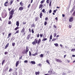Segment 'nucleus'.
Listing matches in <instances>:
<instances>
[{
	"label": "nucleus",
	"mask_w": 75,
	"mask_h": 75,
	"mask_svg": "<svg viewBox=\"0 0 75 75\" xmlns=\"http://www.w3.org/2000/svg\"><path fill=\"white\" fill-rule=\"evenodd\" d=\"M42 12H40V18H42Z\"/></svg>",
	"instance_id": "a211bd4d"
},
{
	"label": "nucleus",
	"mask_w": 75,
	"mask_h": 75,
	"mask_svg": "<svg viewBox=\"0 0 75 75\" xmlns=\"http://www.w3.org/2000/svg\"><path fill=\"white\" fill-rule=\"evenodd\" d=\"M43 6V5L42 4H40L39 6V8L40 9V8H42V7Z\"/></svg>",
	"instance_id": "2eb2a0df"
},
{
	"label": "nucleus",
	"mask_w": 75,
	"mask_h": 75,
	"mask_svg": "<svg viewBox=\"0 0 75 75\" xmlns=\"http://www.w3.org/2000/svg\"><path fill=\"white\" fill-rule=\"evenodd\" d=\"M24 62L25 63H27L28 62V61H27V60H25L24 61Z\"/></svg>",
	"instance_id": "09e8293b"
},
{
	"label": "nucleus",
	"mask_w": 75,
	"mask_h": 75,
	"mask_svg": "<svg viewBox=\"0 0 75 75\" xmlns=\"http://www.w3.org/2000/svg\"><path fill=\"white\" fill-rule=\"evenodd\" d=\"M5 62V60H4L2 61V65H3V64H4V63Z\"/></svg>",
	"instance_id": "393cba45"
},
{
	"label": "nucleus",
	"mask_w": 75,
	"mask_h": 75,
	"mask_svg": "<svg viewBox=\"0 0 75 75\" xmlns=\"http://www.w3.org/2000/svg\"><path fill=\"white\" fill-rule=\"evenodd\" d=\"M18 32H19V30H18L16 31V33H18Z\"/></svg>",
	"instance_id": "bf43d9fd"
},
{
	"label": "nucleus",
	"mask_w": 75,
	"mask_h": 75,
	"mask_svg": "<svg viewBox=\"0 0 75 75\" xmlns=\"http://www.w3.org/2000/svg\"><path fill=\"white\" fill-rule=\"evenodd\" d=\"M51 12H52V10L50 9L49 10V13H51Z\"/></svg>",
	"instance_id": "603ef678"
},
{
	"label": "nucleus",
	"mask_w": 75,
	"mask_h": 75,
	"mask_svg": "<svg viewBox=\"0 0 75 75\" xmlns=\"http://www.w3.org/2000/svg\"><path fill=\"white\" fill-rule=\"evenodd\" d=\"M20 4L21 6H24V3H23V2L21 1L20 2Z\"/></svg>",
	"instance_id": "f8f14e48"
},
{
	"label": "nucleus",
	"mask_w": 75,
	"mask_h": 75,
	"mask_svg": "<svg viewBox=\"0 0 75 75\" xmlns=\"http://www.w3.org/2000/svg\"><path fill=\"white\" fill-rule=\"evenodd\" d=\"M73 18L72 17H70L69 20V22H72L73 21Z\"/></svg>",
	"instance_id": "39448f33"
},
{
	"label": "nucleus",
	"mask_w": 75,
	"mask_h": 75,
	"mask_svg": "<svg viewBox=\"0 0 75 75\" xmlns=\"http://www.w3.org/2000/svg\"><path fill=\"white\" fill-rule=\"evenodd\" d=\"M32 33H34V31L33 30V29H32Z\"/></svg>",
	"instance_id": "680f3d73"
},
{
	"label": "nucleus",
	"mask_w": 75,
	"mask_h": 75,
	"mask_svg": "<svg viewBox=\"0 0 75 75\" xmlns=\"http://www.w3.org/2000/svg\"><path fill=\"white\" fill-rule=\"evenodd\" d=\"M30 63L32 64H35V62L34 61H31L30 62Z\"/></svg>",
	"instance_id": "412c9836"
},
{
	"label": "nucleus",
	"mask_w": 75,
	"mask_h": 75,
	"mask_svg": "<svg viewBox=\"0 0 75 75\" xmlns=\"http://www.w3.org/2000/svg\"><path fill=\"white\" fill-rule=\"evenodd\" d=\"M19 10L20 11H22V10H23V7L21 6L19 8Z\"/></svg>",
	"instance_id": "ddd939ff"
},
{
	"label": "nucleus",
	"mask_w": 75,
	"mask_h": 75,
	"mask_svg": "<svg viewBox=\"0 0 75 75\" xmlns=\"http://www.w3.org/2000/svg\"><path fill=\"white\" fill-rule=\"evenodd\" d=\"M41 39H39L38 40V42H37V44H38V45H39V44H40V43H41Z\"/></svg>",
	"instance_id": "9d476101"
},
{
	"label": "nucleus",
	"mask_w": 75,
	"mask_h": 75,
	"mask_svg": "<svg viewBox=\"0 0 75 75\" xmlns=\"http://www.w3.org/2000/svg\"><path fill=\"white\" fill-rule=\"evenodd\" d=\"M8 69V67H7L6 68V69H5V71H7V69Z\"/></svg>",
	"instance_id": "8fccbe9b"
},
{
	"label": "nucleus",
	"mask_w": 75,
	"mask_h": 75,
	"mask_svg": "<svg viewBox=\"0 0 75 75\" xmlns=\"http://www.w3.org/2000/svg\"><path fill=\"white\" fill-rule=\"evenodd\" d=\"M47 24V21H45L44 23L45 25H46Z\"/></svg>",
	"instance_id": "37998d69"
},
{
	"label": "nucleus",
	"mask_w": 75,
	"mask_h": 75,
	"mask_svg": "<svg viewBox=\"0 0 75 75\" xmlns=\"http://www.w3.org/2000/svg\"><path fill=\"white\" fill-rule=\"evenodd\" d=\"M71 51H73V52H74L75 51V49H72L71 50Z\"/></svg>",
	"instance_id": "c9c22d12"
},
{
	"label": "nucleus",
	"mask_w": 75,
	"mask_h": 75,
	"mask_svg": "<svg viewBox=\"0 0 75 75\" xmlns=\"http://www.w3.org/2000/svg\"><path fill=\"white\" fill-rule=\"evenodd\" d=\"M37 55H38V52H36L35 53L33 54L32 55L33 56H36Z\"/></svg>",
	"instance_id": "6ab92c4d"
},
{
	"label": "nucleus",
	"mask_w": 75,
	"mask_h": 75,
	"mask_svg": "<svg viewBox=\"0 0 75 75\" xmlns=\"http://www.w3.org/2000/svg\"><path fill=\"white\" fill-rule=\"evenodd\" d=\"M38 17H36L35 18V21H37L38 20Z\"/></svg>",
	"instance_id": "aec40b11"
},
{
	"label": "nucleus",
	"mask_w": 75,
	"mask_h": 75,
	"mask_svg": "<svg viewBox=\"0 0 75 75\" xmlns=\"http://www.w3.org/2000/svg\"><path fill=\"white\" fill-rule=\"evenodd\" d=\"M23 24H26V22H23Z\"/></svg>",
	"instance_id": "774afa93"
},
{
	"label": "nucleus",
	"mask_w": 75,
	"mask_h": 75,
	"mask_svg": "<svg viewBox=\"0 0 75 75\" xmlns=\"http://www.w3.org/2000/svg\"><path fill=\"white\" fill-rule=\"evenodd\" d=\"M8 0H7V1L5 2L4 3V6L5 7H7V4H8Z\"/></svg>",
	"instance_id": "7ed1b4c3"
},
{
	"label": "nucleus",
	"mask_w": 75,
	"mask_h": 75,
	"mask_svg": "<svg viewBox=\"0 0 75 75\" xmlns=\"http://www.w3.org/2000/svg\"><path fill=\"white\" fill-rule=\"evenodd\" d=\"M10 35H11V33H10L8 35V38H9L10 37Z\"/></svg>",
	"instance_id": "58836bf2"
},
{
	"label": "nucleus",
	"mask_w": 75,
	"mask_h": 75,
	"mask_svg": "<svg viewBox=\"0 0 75 75\" xmlns=\"http://www.w3.org/2000/svg\"><path fill=\"white\" fill-rule=\"evenodd\" d=\"M8 54L7 52H4V54H5V55H6V54Z\"/></svg>",
	"instance_id": "e2e57ef3"
},
{
	"label": "nucleus",
	"mask_w": 75,
	"mask_h": 75,
	"mask_svg": "<svg viewBox=\"0 0 75 75\" xmlns=\"http://www.w3.org/2000/svg\"><path fill=\"white\" fill-rule=\"evenodd\" d=\"M50 0H47L46 1V3L48 4L50 3Z\"/></svg>",
	"instance_id": "c85d7f7f"
},
{
	"label": "nucleus",
	"mask_w": 75,
	"mask_h": 75,
	"mask_svg": "<svg viewBox=\"0 0 75 75\" xmlns=\"http://www.w3.org/2000/svg\"><path fill=\"white\" fill-rule=\"evenodd\" d=\"M53 13H56V11L55 10H54L53 11Z\"/></svg>",
	"instance_id": "69168bd1"
},
{
	"label": "nucleus",
	"mask_w": 75,
	"mask_h": 75,
	"mask_svg": "<svg viewBox=\"0 0 75 75\" xmlns=\"http://www.w3.org/2000/svg\"><path fill=\"white\" fill-rule=\"evenodd\" d=\"M39 74H40V71H39L38 72H36L35 73V74L36 75H39Z\"/></svg>",
	"instance_id": "4be33fe9"
},
{
	"label": "nucleus",
	"mask_w": 75,
	"mask_h": 75,
	"mask_svg": "<svg viewBox=\"0 0 75 75\" xmlns=\"http://www.w3.org/2000/svg\"><path fill=\"white\" fill-rule=\"evenodd\" d=\"M73 16H75V11H74L73 13Z\"/></svg>",
	"instance_id": "864d4df0"
},
{
	"label": "nucleus",
	"mask_w": 75,
	"mask_h": 75,
	"mask_svg": "<svg viewBox=\"0 0 75 75\" xmlns=\"http://www.w3.org/2000/svg\"><path fill=\"white\" fill-rule=\"evenodd\" d=\"M30 6H31V4H29V5L28 6V8H30Z\"/></svg>",
	"instance_id": "de8ad7c7"
},
{
	"label": "nucleus",
	"mask_w": 75,
	"mask_h": 75,
	"mask_svg": "<svg viewBox=\"0 0 75 75\" xmlns=\"http://www.w3.org/2000/svg\"><path fill=\"white\" fill-rule=\"evenodd\" d=\"M29 32H30V33H31V28H30L29 29Z\"/></svg>",
	"instance_id": "6e6d98bb"
},
{
	"label": "nucleus",
	"mask_w": 75,
	"mask_h": 75,
	"mask_svg": "<svg viewBox=\"0 0 75 75\" xmlns=\"http://www.w3.org/2000/svg\"><path fill=\"white\" fill-rule=\"evenodd\" d=\"M11 10V8H8V10L9 11H10V10Z\"/></svg>",
	"instance_id": "0e129e2a"
},
{
	"label": "nucleus",
	"mask_w": 75,
	"mask_h": 75,
	"mask_svg": "<svg viewBox=\"0 0 75 75\" xmlns=\"http://www.w3.org/2000/svg\"><path fill=\"white\" fill-rule=\"evenodd\" d=\"M11 71H12V69H11V68L10 69L9 71L10 72H11Z\"/></svg>",
	"instance_id": "4d7b16f0"
},
{
	"label": "nucleus",
	"mask_w": 75,
	"mask_h": 75,
	"mask_svg": "<svg viewBox=\"0 0 75 75\" xmlns=\"http://www.w3.org/2000/svg\"><path fill=\"white\" fill-rule=\"evenodd\" d=\"M29 56H31V53L30 52V51H29Z\"/></svg>",
	"instance_id": "49530a36"
},
{
	"label": "nucleus",
	"mask_w": 75,
	"mask_h": 75,
	"mask_svg": "<svg viewBox=\"0 0 75 75\" xmlns=\"http://www.w3.org/2000/svg\"><path fill=\"white\" fill-rule=\"evenodd\" d=\"M55 60L56 62H62V61H61V60H60V59H55Z\"/></svg>",
	"instance_id": "20e7f679"
},
{
	"label": "nucleus",
	"mask_w": 75,
	"mask_h": 75,
	"mask_svg": "<svg viewBox=\"0 0 75 75\" xmlns=\"http://www.w3.org/2000/svg\"><path fill=\"white\" fill-rule=\"evenodd\" d=\"M57 40V39H56L55 38H54V39H53L52 40V41H55V40Z\"/></svg>",
	"instance_id": "a19ab883"
},
{
	"label": "nucleus",
	"mask_w": 75,
	"mask_h": 75,
	"mask_svg": "<svg viewBox=\"0 0 75 75\" xmlns=\"http://www.w3.org/2000/svg\"><path fill=\"white\" fill-rule=\"evenodd\" d=\"M18 28H19L17 27H16L14 29L15 30H18Z\"/></svg>",
	"instance_id": "c756f323"
},
{
	"label": "nucleus",
	"mask_w": 75,
	"mask_h": 75,
	"mask_svg": "<svg viewBox=\"0 0 75 75\" xmlns=\"http://www.w3.org/2000/svg\"><path fill=\"white\" fill-rule=\"evenodd\" d=\"M46 62L48 64H50V62H49V60H46Z\"/></svg>",
	"instance_id": "72a5a7b5"
},
{
	"label": "nucleus",
	"mask_w": 75,
	"mask_h": 75,
	"mask_svg": "<svg viewBox=\"0 0 75 75\" xmlns=\"http://www.w3.org/2000/svg\"><path fill=\"white\" fill-rule=\"evenodd\" d=\"M43 56H44V55L43 54H41L40 56V57L41 58H42V57H43Z\"/></svg>",
	"instance_id": "4c0bfd02"
},
{
	"label": "nucleus",
	"mask_w": 75,
	"mask_h": 75,
	"mask_svg": "<svg viewBox=\"0 0 75 75\" xmlns=\"http://www.w3.org/2000/svg\"><path fill=\"white\" fill-rule=\"evenodd\" d=\"M45 1V0H43L40 2V3H41V4H42V3H44Z\"/></svg>",
	"instance_id": "7c9ffc66"
},
{
	"label": "nucleus",
	"mask_w": 75,
	"mask_h": 75,
	"mask_svg": "<svg viewBox=\"0 0 75 75\" xmlns=\"http://www.w3.org/2000/svg\"><path fill=\"white\" fill-rule=\"evenodd\" d=\"M45 9H43L42 10V13H47L46 11H45Z\"/></svg>",
	"instance_id": "5701e85b"
},
{
	"label": "nucleus",
	"mask_w": 75,
	"mask_h": 75,
	"mask_svg": "<svg viewBox=\"0 0 75 75\" xmlns=\"http://www.w3.org/2000/svg\"><path fill=\"white\" fill-rule=\"evenodd\" d=\"M54 45H55V47H58V43H55Z\"/></svg>",
	"instance_id": "2f4dec72"
},
{
	"label": "nucleus",
	"mask_w": 75,
	"mask_h": 75,
	"mask_svg": "<svg viewBox=\"0 0 75 75\" xmlns=\"http://www.w3.org/2000/svg\"><path fill=\"white\" fill-rule=\"evenodd\" d=\"M7 16V13H6L4 16V18H5V17H6Z\"/></svg>",
	"instance_id": "c03bdc74"
},
{
	"label": "nucleus",
	"mask_w": 75,
	"mask_h": 75,
	"mask_svg": "<svg viewBox=\"0 0 75 75\" xmlns=\"http://www.w3.org/2000/svg\"><path fill=\"white\" fill-rule=\"evenodd\" d=\"M29 51V49H28V47L27 46L26 47V50L25 51V53L26 54H27V53Z\"/></svg>",
	"instance_id": "423d86ee"
},
{
	"label": "nucleus",
	"mask_w": 75,
	"mask_h": 75,
	"mask_svg": "<svg viewBox=\"0 0 75 75\" xmlns=\"http://www.w3.org/2000/svg\"><path fill=\"white\" fill-rule=\"evenodd\" d=\"M15 44L16 43H15V42H13L12 43V45L13 47H14V46H15Z\"/></svg>",
	"instance_id": "cd10ccee"
},
{
	"label": "nucleus",
	"mask_w": 75,
	"mask_h": 75,
	"mask_svg": "<svg viewBox=\"0 0 75 75\" xmlns=\"http://www.w3.org/2000/svg\"><path fill=\"white\" fill-rule=\"evenodd\" d=\"M66 57H67V55L66 54L64 56V58H65Z\"/></svg>",
	"instance_id": "338daca9"
},
{
	"label": "nucleus",
	"mask_w": 75,
	"mask_h": 75,
	"mask_svg": "<svg viewBox=\"0 0 75 75\" xmlns=\"http://www.w3.org/2000/svg\"><path fill=\"white\" fill-rule=\"evenodd\" d=\"M25 28L23 27V28L22 29L21 33H23L24 31H25Z\"/></svg>",
	"instance_id": "0eeeda50"
},
{
	"label": "nucleus",
	"mask_w": 75,
	"mask_h": 75,
	"mask_svg": "<svg viewBox=\"0 0 75 75\" xmlns=\"http://www.w3.org/2000/svg\"><path fill=\"white\" fill-rule=\"evenodd\" d=\"M74 8H73V9H72V10H71V12H73V11H74Z\"/></svg>",
	"instance_id": "3c124183"
},
{
	"label": "nucleus",
	"mask_w": 75,
	"mask_h": 75,
	"mask_svg": "<svg viewBox=\"0 0 75 75\" xmlns=\"http://www.w3.org/2000/svg\"><path fill=\"white\" fill-rule=\"evenodd\" d=\"M8 45H9V43H8L5 46V47L4 49H7V47H8Z\"/></svg>",
	"instance_id": "4468645a"
},
{
	"label": "nucleus",
	"mask_w": 75,
	"mask_h": 75,
	"mask_svg": "<svg viewBox=\"0 0 75 75\" xmlns=\"http://www.w3.org/2000/svg\"><path fill=\"white\" fill-rule=\"evenodd\" d=\"M18 64H19V61H18L16 63V67H17V66H18Z\"/></svg>",
	"instance_id": "1a4fd4ad"
},
{
	"label": "nucleus",
	"mask_w": 75,
	"mask_h": 75,
	"mask_svg": "<svg viewBox=\"0 0 75 75\" xmlns=\"http://www.w3.org/2000/svg\"><path fill=\"white\" fill-rule=\"evenodd\" d=\"M56 35H57V33H55L54 34L53 36L54 37H55Z\"/></svg>",
	"instance_id": "f704fd0d"
},
{
	"label": "nucleus",
	"mask_w": 75,
	"mask_h": 75,
	"mask_svg": "<svg viewBox=\"0 0 75 75\" xmlns=\"http://www.w3.org/2000/svg\"><path fill=\"white\" fill-rule=\"evenodd\" d=\"M53 27H54V28H57V26H55V25H54Z\"/></svg>",
	"instance_id": "052dcab7"
},
{
	"label": "nucleus",
	"mask_w": 75,
	"mask_h": 75,
	"mask_svg": "<svg viewBox=\"0 0 75 75\" xmlns=\"http://www.w3.org/2000/svg\"><path fill=\"white\" fill-rule=\"evenodd\" d=\"M13 15L9 14V17L8 18L9 20H10L12 18H13Z\"/></svg>",
	"instance_id": "dca6fc26"
},
{
	"label": "nucleus",
	"mask_w": 75,
	"mask_h": 75,
	"mask_svg": "<svg viewBox=\"0 0 75 75\" xmlns=\"http://www.w3.org/2000/svg\"><path fill=\"white\" fill-rule=\"evenodd\" d=\"M19 24H20V23H19V21H16V25H17V27H19Z\"/></svg>",
	"instance_id": "9b49d317"
},
{
	"label": "nucleus",
	"mask_w": 75,
	"mask_h": 75,
	"mask_svg": "<svg viewBox=\"0 0 75 75\" xmlns=\"http://www.w3.org/2000/svg\"><path fill=\"white\" fill-rule=\"evenodd\" d=\"M13 1H10V5L11 6V4H13Z\"/></svg>",
	"instance_id": "a878e982"
},
{
	"label": "nucleus",
	"mask_w": 75,
	"mask_h": 75,
	"mask_svg": "<svg viewBox=\"0 0 75 75\" xmlns=\"http://www.w3.org/2000/svg\"><path fill=\"white\" fill-rule=\"evenodd\" d=\"M46 40H47V38H44L42 40V41H46Z\"/></svg>",
	"instance_id": "b1692460"
},
{
	"label": "nucleus",
	"mask_w": 75,
	"mask_h": 75,
	"mask_svg": "<svg viewBox=\"0 0 75 75\" xmlns=\"http://www.w3.org/2000/svg\"><path fill=\"white\" fill-rule=\"evenodd\" d=\"M31 26L32 27L35 28V24H34V23L33 24V25H32Z\"/></svg>",
	"instance_id": "e433bc0d"
},
{
	"label": "nucleus",
	"mask_w": 75,
	"mask_h": 75,
	"mask_svg": "<svg viewBox=\"0 0 75 75\" xmlns=\"http://www.w3.org/2000/svg\"><path fill=\"white\" fill-rule=\"evenodd\" d=\"M52 1H51V0H50V2L49 3V6L51 7V3H52Z\"/></svg>",
	"instance_id": "bb28decb"
},
{
	"label": "nucleus",
	"mask_w": 75,
	"mask_h": 75,
	"mask_svg": "<svg viewBox=\"0 0 75 75\" xmlns=\"http://www.w3.org/2000/svg\"><path fill=\"white\" fill-rule=\"evenodd\" d=\"M52 35H51L50 36V38L49 40H52Z\"/></svg>",
	"instance_id": "ea45409f"
},
{
	"label": "nucleus",
	"mask_w": 75,
	"mask_h": 75,
	"mask_svg": "<svg viewBox=\"0 0 75 75\" xmlns=\"http://www.w3.org/2000/svg\"><path fill=\"white\" fill-rule=\"evenodd\" d=\"M38 42V39L37 38H36L34 40V41L32 42V44L33 45H36V44H37Z\"/></svg>",
	"instance_id": "f257e3e1"
},
{
	"label": "nucleus",
	"mask_w": 75,
	"mask_h": 75,
	"mask_svg": "<svg viewBox=\"0 0 75 75\" xmlns=\"http://www.w3.org/2000/svg\"><path fill=\"white\" fill-rule=\"evenodd\" d=\"M15 10L14 9H13L10 12H9V15H11L12 16H13V14H14V11Z\"/></svg>",
	"instance_id": "f03ea898"
},
{
	"label": "nucleus",
	"mask_w": 75,
	"mask_h": 75,
	"mask_svg": "<svg viewBox=\"0 0 75 75\" xmlns=\"http://www.w3.org/2000/svg\"><path fill=\"white\" fill-rule=\"evenodd\" d=\"M48 73L50 75H51L52 74V71L50 70L48 71Z\"/></svg>",
	"instance_id": "f3484780"
},
{
	"label": "nucleus",
	"mask_w": 75,
	"mask_h": 75,
	"mask_svg": "<svg viewBox=\"0 0 75 75\" xmlns=\"http://www.w3.org/2000/svg\"><path fill=\"white\" fill-rule=\"evenodd\" d=\"M48 20V18L46 17L45 18V20L46 21H47Z\"/></svg>",
	"instance_id": "79ce46f5"
},
{
	"label": "nucleus",
	"mask_w": 75,
	"mask_h": 75,
	"mask_svg": "<svg viewBox=\"0 0 75 75\" xmlns=\"http://www.w3.org/2000/svg\"><path fill=\"white\" fill-rule=\"evenodd\" d=\"M69 28H71V27H72V26L71 25H69Z\"/></svg>",
	"instance_id": "5fc2aeb1"
},
{
	"label": "nucleus",
	"mask_w": 75,
	"mask_h": 75,
	"mask_svg": "<svg viewBox=\"0 0 75 75\" xmlns=\"http://www.w3.org/2000/svg\"><path fill=\"white\" fill-rule=\"evenodd\" d=\"M8 24H11V21H9L8 22Z\"/></svg>",
	"instance_id": "a18cd8bd"
},
{
	"label": "nucleus",
	"mask_w": 75,
	"mask_h": 75,
	"mask_svg": "<svg viewBox=\"0 0 75 75\" xmlns=\"http://www.w3.org/2000/svg\"><path fill=\"white\" fill-rule=\"evenodd\" d=\"M0 21H2V19H1V17H0Z\"/></svg>",
	"instance_id": "13d9d810"
},
{
	"label": "nucleus",
	"mask_w": 75,
	"mask_h": 75,
	"mask_svg": "<svg viewBox=\"0 0 75 75\" xmlns=\"http://www.w3.org/2000/svg\"><path fill=\"white\" fill-rule=\"evenodd\" d=\"M30 37H31V34H29L27 37V40H29V39H30Z\"/></svg>",
	"instance_id": "6e6552de"
},
{
	"label": "nucleus",
	"mask_w": 75,
	"mask_h": 75,
	"mask_svg": "<svg viewBox=\"0 0 75 75\" xmlns=\"http://www.w3.org/2000/svg\"><path fill=\"white\" fill-rule=\"evenodd\" d=\"M40 36L41 38H42V36H43V34H42L41 33L40 35Z\"/></svg>",
	"instance_id": "473e14b6"
}]
</instances>
